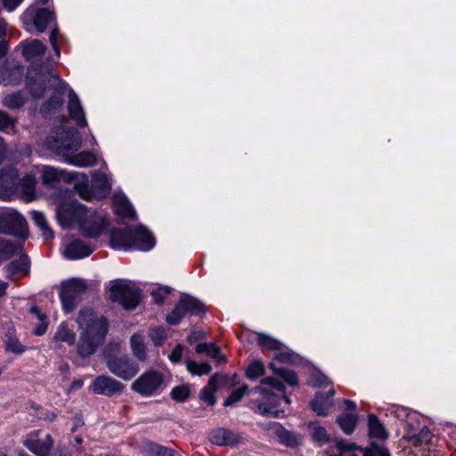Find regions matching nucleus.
Listing matches in <instances>:
<instances>
[{"label":"nucleus","instance_id":"obj_53","mask_svg":"<svg viewBox=\"0 0 456 456\" xmlns=\"http://www.w3.org/2000/svg\"><path fill=\"white\" fill-rule=\"evenodd\" d=\"M183 347L182 345H176L169 354V359L173 362H178L181 360Z\"/></svg>","mask_w":456,"mask_h":456},{"label":"nucleus","instance_id":"obj_31","mask_svg":"<svg viewBox=\"0 0 456 456\" xmlns=\"http://www.w3.org/2000/svg\"><path fill=\"white\" fill-rule=\"evenodd\" d=\"M179 301L183 302V308L186 309L188 314H198L205 311L204 305L196 297L189 295L181 296Z\"/></svg>","mask_w":456,"mask_h":456},{"label":"nucleus","instance_id":"obj_38","mask_svg":"<svg viewBox=\"0 0 456 456\" xmlns=\"http://www.w3.org/2000/svg\"><path fill=\"white\" fill-rule=\"evenodd\" d=\"M265 374V365L262 362L253 361L246 370V377L250 380H255Z\"/></svg>","mask_w":456,"mask_h":456},{"label":"nucleus","instance_id":"obj_21","mask_svg":"<svg viewBox=\"0 0 456 456\" xmlns=\"http://www.w3.org/2000/svg\"><path fill=\"white\" fill-rule=\"evenodd\" d=\"M335 395L334 388H330L326 395L323 393H317L315 398L311 402V407L318 415L326 416L329 410L332 407L333 403L331 397Z\"/></svg>","mask_w":456,"mask_h":456},{"label":"nucleus","instance_id":"obj_18","mask_svg":"<svg viewBox=\"0 0 456 456\" xmlns=\"http://www.w3.org/2000/svg\"><path fill=\"white\" fill-rule=\"evenodd\" d=\"M68 110L70 118L80 126H86L87 121L85 117V111L81 105L78 96L73 90L69 93Z\"/></svg>","mask_w":456,"mask_h":456},{"label":"nucleus","instance_id":"obj_19","mask_svg":"<svg viewBox=\"0 0 456 456\" xmlns=\"http://www.w3.org/2000/svg\"><path fill=\"white\" fill-rule=\"evenodd\" d=\"M22 54L26 60L36 61L45 54V47L38 39L25 40L20 43Z\"/></svg>","mask_w":456,"mask_h":456},{"label":"nucleus","instance_id":"obj_22","mask_svg":"<svg viewBox=\"0 0 456 456\" xmlns=\"http://www.w3.org/2000/svg\"><path fill=\"white\" fill-rule=\"evenodd\" d=\"M93 249L80 240L71 241L64 250V256L71 260L88 256Z\"/></svg>","mask_w":456,"mask_h":456},{"label":"nucleus","instance_id":"obj_35","mask_svg":"<svg viewBox=\"0 0 456 456\" xmlns=\"http://www.w3.org/2000/svg\"><path fill=\"white\" fill-rule=\"evenodd\" d=\"M276 435H277L279 441L287 446H290V447L296 446L299 442L298 436H297L296 434H294L289 430L284 429L281 426H279L277 428Z\"/></svg>","mask_w":456,"mask_h":456},{"label":"nucleus","instance_id":"obj_62","mask_svg":"<svg viewBox=\"0 0 456 456\" xmlns=\"http://www.w3.org/2000/svg\"><path fill=\"white\" fill-rule=\"evenodd\" d=\"M345 404L346 406L347 411H354L356 407V404L354 401L351 400H346Z\"/></svg>","mask_w":456,"mask_h":456},{"label":"nucleus","instance_id":"obj_29","mask_svg":"<svg viewBox=\"0 0 456 456\" xmlns=\"http://www.w3.org/2000/svg\"><path fill=\"white\" fill-rule=\"evenodd\" d=\"M217 378L216 374L212 376L208 385L200 392V398L210 405H214L216 402L215 392L217 389Z\"/></svg>","mask_w":456,"mask_h":456},{"label":"nucleus","instance_id":"obj_42","mask_svg":"<svg viewBox=\"0 0 456 456\" xmlns=\"http://www.w3.org/2000/svg\"><path fill=\"white\" fill-rule=\"evenodd\" d=\"M93 186L102 192H107L110 189L108 177L104 174L94 173L92 179Z\"/></svg>","mask_w":456,"mask_h":456},{"label":"nucleus","instance_id":"obj_25","mask_svg":"<svg viewBox=\"0 0 456 456\" xmlns=\"http://www.w3.org/2000/svg\"><path fill=\"white\" fill-rule=\"evenodd\" d=\"M115 212L121 217L134 218L135 211L124 195H116L113 199Z\"/></svg>","mask_w":456,"mask_h":456},{"label":"nucleus","instance_id":"obj_63","mask_svg":"<svg viewBox=\"0 0 456 456\" xmlns=\"http://www.w3.org/2000/svg\"><path fill=\"white\" fill-rule=\"evenodd\" d=\"M6 26L7 24L4 20H0V38L6 33Z\"/></svg>","mask_w":456,"mask_h":456},{"label":"nucleus","instance_id":"obj_27","mask_svg":"<svg viewBox=\"0 0 456 456\" xmlns=\"http://www.w3.org/2000/svg\"><path fill=\"white\" fill-rule=\"evenodd\" d=\"M22 249L21 243H12L11 240L0 238V264L10 259L14 254Z\"/></svg>","mask_w":456,"mask_h":456},{"label":"nucleus","instance_id":"obj_34","mask_svg":"<svg viewBox=\"0 0 456 456\" xmlns=\"http://www.w3.org/2000/svg\"><path fill=\"white\" fill-rule=\"evenodd\" d=\"M337 423L346 434L350 435L355 428L357 415L351 413L344 414L337 419Z\"/></svg>","mask_w":456,"mask_h":456},{"label":"nucleus","instance_id":"obj_37","mask_svg":"<svg viewBox=\"0 0 456 456\" xmlns=\"http://www.w3.org/2000/svg\"><path fill=\"white\" fill-rule=\"evenodd\" d=\"M186 368H187V370L191 374L200 375V376L207 375L212 370V367L209 363H208V362L197 363L196 362H194L192 360L186 361Z\"/></svg>","mask_w":456,"mask_h":456},{"label":"nucleus","instance_id":"obj_39","mask_svg":"<svg viewBox=\"0 0 456 456\" xmlns=\"http://www.w3.org/2000/svg\"><path fill=\"white\" fill-rule=\"evenodd\" d=\"M313 439L319 444H322L329 441V435L323 427L317 423H312L309 426Z\"/></svg>","mask_w":456,"mask_h":456},{"label":"nucleus","instance_id":"obj_6","mask_svg":"<svg viewBox=\"0 0 456 456\" xmlns=\"http://www.w3.org/2000/svg\"><path fill=\"white\" fill-rule=\"evenodd\" d=\"M251 391L259 394L261 396L253 401V404L259 414L278 417L277 407L280 405L281 398L263 386L255 387ZM282 400L287 404L290 403V399L285 395H282Z\"/></svg>","mask_w":456,"mask_h":456},{"label":"nucleus","instance_id":"obj_46","mask_svg":"<svg viewBox=\"0 0 456 456\" xmlns=\"http://www.w3.org/2000/svg\"><path fill=\"white\" fill-rule=\"evenodd\" d=\"M248 389V387L247 385H243L241 387L232 391V394L224 401V405L231 406L240 402Z\"/></svg>","mask_w":456,"mask_h":456},{"label":"nucleus","instance_id":"obj_5","mask_svg":"<svg viewBox=\"0 0 456 456\" xmlns=\"http://www.w3.org/2000/svg\"><path fill=\"white\" fill-rule=\"evenodd\" d=\"M0 233L24 238L28 233V224L21 214L13 208L0 210Z\"/></svg>","mask_w":456,"mask_h":456},{"label":"nucleus","instance_id":"obj_40","mask_svg":"<svg viewBox=\"0 0 456 456\" xmlns=\"http://www.w3.org/2000/svg\"><path fill=\"white\" fill-rule=\"evenodd\" d=\"M188 314L185 308H183V302L178 301L174 310L169 314L166 321L172 325H176L180 321Z\"/></svg>","mask_w":456,"mask_h":456},{"label":"nucleus","instance_id":"obj_13","mask_svg":"<svg viewBox=\"0 0 456 456\" xmlns=\"http://www.w3.org/2000/svg\"><path fill=\"white\" fill-rule=\"evenodd\" d=\"M124 387L125 386L121 382L107 375L96 377L90 386V389L94 394L106 396H112L115 394L121 393Z\"/></svg>","mask_w":456,"mask_h":456},{"label":"nucleus","instance_id":"obj_7","mask_svg":"<svg viewBox=\"0 0 456 456\" xmlns=\"http://www.w3.org/2000/svg\"><path fill=\"white\" fill-rule=\"evenodd\" d=\"M110 298L125 309H134L139 304L140 291L126 281H114L110 289Z\"/></svg>","mask_w":456,"mask_h":456},{"label":"nucleus","instance_id":"obj_10","mask_svg":"<svg viewBox=\"0 0 456 456\" xmlns=\"http://www.w3.org/2000/svg\"><path fill=\"white\" fill-rule=\"evenodd\" d=\"M86 288V281L78 278L70 279L61 284L60 297L62 307L66 313L74 310L78 302L79 296L85 292Z\"/></svg>","mask_w":456,"mask_h":456},{"label":"nucleus","instance_id":"obj_57","mask_svg":"<svg viewBox=\"0 0 456 456\" xmlns=\"http://www.w3.org/2000/svg\"><path fill=\"white\" fill-rule=\"evenodd\" d=\"M364 456H388V454L384 449L378 448L373 451L366 452Z\"/></svg>","mask_w":456,"mask_h":456},{"label":"nucleus","instance_id":"obj_51","mask_svg":"<svg viewBox=\"0 0 456 456\" xmlns=\"http://www.w3.org/2000/svg\"><path fill=\"white\" fill-rule=\"evenodd\" d=\"M170 293L167 287L159 288L151 291V296L157 304L162 303L164 298Z\"/></svg>","mask_w":456,"mask_h":456},{"label":"nucleus","instance_id":"obj_8","mask_svg":"<svg viewBox=\"0 0 456 456\" xmlns=\"http://www.w3.org/2000/svg\"><path fill=\"white\" fill-rule=\"evenodd\" d=\"M131 387L143 396L157 395L164 388V376L158 370H147L133 382Z\"/></svg>","mask_w":456,"mask_h":456},{"label":"nucleus","instance_id":"obj_15","mask_svg":"<svg viewBox=\"0 0 456 456\" xmlns=\"http://www.w3.org/2000/svg\"><path fill=\"white\" fill-rule=\"evenodd\" d=\"M154 246L155 239L144 226L140 225L134 230L133 248L148 251Z\"/></svg>","mask_w":456,"mask_h":456},{"label":"nucleus","instance_id":"obj_60","mask_svg":"<svg viewBox=\"0 0 456 456\" xmlns=\"http://www.w3.org/2000/svg\"><path fill=\"white\" fill-rule=\"evenodd\" d=\"M5 156V146L4 140L0 137V164L3 162Z\"/></svg>","mask_w":456,"mask_h":456},{"label":"nucleus","instance_id":"obj_20","mask_svg":"<svg viewBox=\"0 0 456 456\" xmlns=\"http://www.w3.org/2000/svg\"><path fill=\"white\" fill-rule=\"evenodd\" d=\"M29 266L28 256L21 255L18 260L12 261L5 266V272L10 279L16 280L28 274Z\"/></svg>","mask_w":456,"mask_h":456},{"label":"nucleus","instance_id":"obj_12","mask_svg":"<svg viewBox=\"0 0 456 456\" xmlns=\"http://www.w3.org/2000/svg\"><path fill=\"white\" fill-rule=\"evenodd\" d=\"M19 174L16 168L4 167L0 170V200H11L18 193Z\"/></svg>","mask_w":456,"mask_h":456},{"label":"nucleus","instance_id":"obj_44","mask_svg":"<svg viewBox=\"0 0 456 456\" xmlns=\"http://www.w3.org/2000/svg\"><path fill=\"white\" fill-rule=\"evenodd\" d=\"M257 342L262 347L271 350L278 349L280 346L278 340L264 333H258Z\"/></svg>","mask_w":456,"mask_h":456},{"label":"nucleus","instance_id":"obj_11","mask_svg":"<svg viewBox=\"0 0 456 456\" xmlns=\"http://www.w3.org/2000/svg\"><path fill=\"white\" fill-rule=\"evenodd\" d=\"M108 370L123 380H131L140 370L138 364L128 355L110 356L106 359Z\"/></svg>","mask_w":456,"mask_h":456},{"label":"nucleus","instance_id":"obj_55","mask_svg":"<svg viewBox=\"0 0 456 456\" xmlns=\"http://www.w3.org/2000/svg\"><path fill=\"white\" fill-rule=\"evenodd\" d=\"M431 439V433L428 429L423 428L418 435V440L419 443H428Z\"/></svg>","mask_w":456,"mask_h":456},{"label":"nucleus","instance_id":"obj_52","mask_svg":"<svg viewBox=\"0 0 456 456\" xmlns=\"http://www.w3.org/2000/svg\"><path fill=\"white\" fill-rule=\"evenodd\" d=\"M262 385H269L271 387L283 394L284 385L276 378H265L261 380Z\"/></svg>","mask_w":456,"mask_h":456},{"label":"nucleus","instance_id":"obj_43","mask_svg":"<svg viewBox=\"0 0 456 456\" xmlns=\"http://www.w3.org/2000/svg\"><path fill=\"white\" fill-rule=\"evenodd\" d=\"M270 369H272L274 373L282 378L284 381H286L288 384L289 385H296L297 382V376L296 374L291 371V370H285V369H276L274 367V363H270L269 365Z\"/></svg>","mask_w":456,"mask_h":456},{"label":"nucleus","instance_id":"obj_2","mask_svg":"<svg viewBox=\"0 0 456 456\" xmlns=\"http://www.w3.org/2000/svg\"><path fill=\"white\" fill-rule=\"evenodd\" d=\"M81 144V138L77 136L76 131L63 127L58 128L45 140L46 147L61 156L66 163L77 167L94 166L97 157L94 152H77Z\"/></svg>","mask_w":456,"mask_h":456},{"label":"nucleus","instance_id":"obj_36","mask_svg":"<svg viewBox=\"0 0 456 456\" xmlns=\"http://www.w3.org/2000/svg\"><path fill=\"white\" fill-rule=\"evenodd\" d=\"M16 118L0 109V132L9 134H15Z\"/></svg>","mask_w":456,"mask_h":456},{"label":"nucleus","instance_id":"obj_4","mask_svg":"<svg viewBox=\"0 0 456 456\" xmlns=\"http://www.w3.org/2000/svg\"><path fill=\"white\" fill-rule=\"evenodd\" d=\"M44 183L59 182L61 180L73 181L78 195L85 200H92L94 194L88 186V180L84 173L76 171L66 172L52 166H45L42 169Z\"/></svg>","mask_w":456,"mask_h":456},{"label":"nucleus","instance_id":"obj_3","mask_svg":"<svg viewBox=\"0 0 456 456\" xmlns=\"http://www.w3.org/2000/svg\"><path fill=\"white\" fill-rule=\"evenodd\" d=\"M79 338L77 345V354L82 358L94 354L104 343L108 333V322L91 309H82L77 316Z\"/></svg>","mask_w":456,"mask_h":456},{"label":"nucleus","instance_id":"obj_56","mask_svg":"<svg viewBox=\"0 0 456 456\" xmlns=\"http://www.w3.org/2000/svg\"><path fill=\"white\" fill-rule=\"evenodd\" d=\"M57 34H58V30L56 28L52 31V33L50 35V43H51L53 48L54 49V51L56 52V53L59 55L60 51L57 47Z\"/></svg>","mask_w":456,"mask_h":456},{"label":"nucleus","instance_id":"obj_1","mask_svg":"<svg viewBox=\"0 0 456 456\" xmlns=\"http://www.w3.org/2000/svg\"><path fill=\"white\" fill-rule=\"evenodd\" d=\"M65 200L56 208V216L62 227L68 228L73 222L78 224L80 232L88 238H98L108 227L104 216L87 210L68 191H63Z\"/></svg>","mask_w":456,"mask_h":456},{"label":"nucleus","instance_id":"obj_58","mask_svg":"<svg viewBox=\"0 0 456 456\" xmlns=\"http://www.w3.org/2000/svg\"><path fill=\"white\" fill-rule=\"evenodd\" d=\"M83 385H84V381L82 379H76L71 382V384L69 387V392L78 390L83 387Z\"/></svg>","mask_w":456,"mask_h":456},{"label":"nucleus","instance_id":"obj_64","mask_svg":"<svg viewBox=\"0 0 456 456\" xmlns=\"http://www.w3.org/2000/svg\"><path fill=\"white\" fill-rule=\"evenodd\" d=\"M61 104V101L60 99H52L49 102H48V105L49 106H53V107H57V106H60Z\"/></svg>","mask_w":456,"mask_h":456},{"label":"nucleus","instance_id":"obj_17","mask_svg":"<svg viewBox=\"0 0 456 456\" xmlns=\"http://www.w3.org/2000/svg\"><path fill=\"white\" fill-rule=\"evenodd\" d=\"M134 230L113 229L110 232V245L114 248H132Z\"/></svg>","mask_w":456,"mask_h":456},{"label":"nucleus","instance_id":"obj_59","mask_svg":"<svg viewBox=\"0 0 456 456\" xmlns=\"http://www.w3.org/2000/svg\"><path fill=\"white\" fill-rule=\"evenodd\" d=\"M209 346H210V344H208V343L199 344L196 346V353L197 354L207 353V350H208V348H209Z\"/></svg>","mask_w":456,"mask_h":456},{"label":"nucleus","instance_id":"obj_47","mask_svg":"<svg viewBox=\"0 0 456 456\" xmlns=\"http://www.w3.org/2000/svg\"><path fill=\"white\" fill-rule=\"evenodd\" d=\"M149 336L156 346H160L166 338V330L161 327L151 328Z\"/></svg>","mask_w":456,"mask_h":456},{"label":"nucleus","instance_id":"obj_23","mask_svg":"<svg viewBox=\"0 0 456 456\" xmlns=\"http://www.w3.org/2000/svg\"><path fill=\"white\" fill-rule=\"evenodd\" d=\"M35 176L31 174L25 175L22 178L19 176L18 187L20 194L26 201H31L35 196Z\"/></svg>","mask_w":456,"mask_h":456},{"label":"nucleus","instance_id":"obj_16","mask_svg":"<svg viewBox=\"0 0 456 456\" xmlns=\"http://www.w3.org/2000/svg\"><path fill=\"white\" fill-rule=\"evenodd\" d=\"M23 444L37 456H48L53 446V440L48 434L41 440L31 436L24 440Z\"/></svg>","mask_w":456,"mask_h":456},{"label":"nucleus","instance_id":"obj_33","mask_svg":"<svg viewBox=\"0 0 456 456\" xmlns=\"http://www.w3.org/2000/svg\"><path fill=\"white\" fill-rule=\"evenodd\" d=\"M369 420V430L370 435L373 437L379 438V439H386L387 437V432L386 431L383 425L379 422L378 418L370 414L368 418Z\"/></svg>","mask_w":456,"mask_h":456},{"label":"nucleus","instance_id":"obj_41","mask_svg":"<svg viewBox=\"0 0 456 456\" xmlns=\"http://www.w3.org/2000/svg\"><path fill=\"white\" fill-rule=\"evenodd\" d=\"M191 394V387L189 385L184 384L175 387L171 391V397L177 402H184L187 400Z\"/></svg>","mask_w":456,"mask_h":456},{"label":"nucleus","instance_id":"obj_30","mask_svg":"<svg viewBox=\"0 0 456 456\" xmlns=\"http://www.w3.org/2000/svg\"><path fill=\"white\" fill-rule=\"evenodd\" d=\"M54 339L73 346L76 342V334L72 330L69 329L67 323L63 322L58 326Z\"/></svg>","mask_w":456,"mask_h":456},{"label":"nucleus","instance_id":"obj_32","mask_svg":"<svg viewBox=\"0 0 456 456\" xmlns=\"http://www.w3.org/2000/svg\"><path fill=\"white\" fill-rule=\"evenodd\" d=\"M26 102V99L20 92L8 94L4 95L1 103L9 110H16L21 108Z\"/></svg>","mask_w":456,"mask_h":456},{"label":"nucleus","instance_id":"obj_50","mask_svg":"<svg viewBox=\"0 0 456 456\" xmlns=\"http://www.w3.org/2000/svg\"><path fill=\"white\" fill-rule=\"evenodd\" d=\"M335 448L338 454V455L329 454V456H346V454L348 452L353 451L355 448V446L352 444L346 443L345 441H338L336 444Z\"/></svg>","mask_w":456,"mask_h":456},{"label":"nucleus","instance_id":"obj_48","mask_svg":"<svg viewBox=\"0 0 456 456\" xmlns=\"http://www.w3.org/2000/svg\"><path fill=\"white\" fill-rule=\"evenodd\" d=\"M31 313L34 314L39 321H41V323L35 330V334L37 336L45 334L47 328V323L45 322V315L42 314L36 306L31 307Z\"/></svg>","mask_w":456,"mask_h":456},{"label":"nucleus","instance_id":"obj_24","mask_svg":"<svg viewBox=\"0 0 456 456\" xmlns=\"http://www.w3.org/2000/svg\"><path fill=\"white\" fill-rule=\"evenodd\" d=\"M130 347L133 355L140 362L147 360V352L144 343V337L142 333H134L130 338Z\"/></svg>","mask_w":456,"mask_h":456},{"label":"nucleus","instance_id":"obj_54","mask_svg":"<svg viewBox=\"0 0 456 456\" xmlns=\"http://www.w3.org/2000/svg\"><path fill=\"white\" fill-rule=\"evenodd\" d=\"M22 2L23 0H3L4 6L8 12L14 11Z\"/></svg>","mask_w":456,"mask_h":456},{"label":"nucleus","instance_id":"obj_49","mask_svg":"<svg viewBox=\"0 0 456 456\" xmlns=\"http://www.w3.org/2000/svg\"><path fill=\"white\" fill-rule=\"evenodd\" d=\"M206 354L219 362H225L227 361L226 357L220 353V348L214 343H210Z\"/></svg>","mask_w":456,"mask_h":456},{"label":"nucleus","instance_id":"obj_28","mask_svg":"<svg viewBox=\"0 0 456 456\" xmlns=\"http://www.w3.org/2000/svg\"><path fill=\"white\" fill-rule=\"evenodd\" d=\"M32 219L35 224L40 229L42 237L45 240H51L53 238V232L48 224V221L45 215L40 211L31 212Z\"/></svg>","mask_w":456,"mask_h":456},{"label":"nucleus","instance_id":"obj_9","mask_svg":"<svg viewBox=\"0 0 456 456\" xmlns=\"http://www.w3.org/2000/svg\"><path fill=\"white\" fill-rule=\"evenodd\" d=\"M20 19L28 31L35 28L37 32L42 33L46 29L47 25L54 20L55 16L48 9L29 6L22 13Z\"/></svg>","mask_w":456,"mask_h":456},{"label":"nucleus","instance_id":"obj_14","mask_svg":"<svg viewBox=\"0 0 456 456\" xmlns=\"http://www.w3.org/2000/svg\"><path fill=\"white\" fill-rule=\"evenodd\" d=\"M209 440L212 444L219 446H233L241 442L240 435L225 428H216L209 434Z\"/></svg>","mask_w":456,"mask_h":456},{"label":"nucleus","instance_id":"obj_61","mask_svg":"<svg viewBox=\"0 0 456 456\" xmlns=\"http://www.w3.org/2000/svg\"><path fill=\"white\" fill-rule=\"evenodd\" d=\"M7 52V44L4 41L0 42V59L5 55Z\"/></svg>","mask_w":456,"mask_h":456},{"label":"nucleus","instance_id":"obj_26","mask_svg":"<svg viewBox=\"0 0 456 456\" xmlns=\"http://www.w3.org/2000/svg\"><path fill=\"white\" fill-rule=\"evenodd\" d=\"M142 449L145 453L151 456H182L178 452L169 447L150 441L143 444Z\"/></svg>","mask_w":456,"mask_h":456},{"label":"nucleus","instance_id":"obj_45","mask_svg":"<svg viewBox=\"0 0 456 456\" xmlns=\"http://www.w3.org/2000/svg\"><path fill=\"white\" fill-rule=\"evenodd\" d=\"M5 349L7 352L20 355L26 351V347L20 342L13 338H8L5 342Z\"/></svg>","mask_w":456,"mask_h":456}]
</instances>
